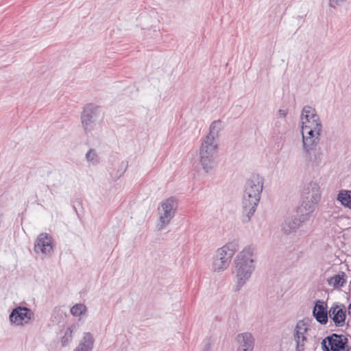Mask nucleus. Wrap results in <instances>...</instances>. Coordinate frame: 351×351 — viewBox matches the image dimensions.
<instances>
[{
  "mask_svg": "<svg viewBox=\"0 0 351 351\" xmlns=\"http://www.w3.org/2000/svg\"><path fill=\"white\" fill-rule=\"evenodd\" d=\"M256 250L247 246L239 252L233 261L232 274L235 276V290L239 291L251 278L256 269Z\"/></svg>",
  "mask_w": 351,
  "mask_h": 351,
  "instance_id": "f257e3e1",
  "label": "nucleus"
},
{
  "mask_svg": "<svg viewBox=\"0 0 351 351\" xmlns=\"http://www.w3.org/2000/svg\"><path fill=\"white\" fill-rule=\"evenodd\" d=\"M264 178L258 174H252L246 181L242 199V208L245 216L243 221L247 222L255 213L263 189Z\"/></svg>",
  "mask_w": 351,
  "mask_h": 351,
  "instance_id": "f03ea898",
  "label": "nucleus"
},
{
  "mask_svg": "<svg viewBox=\"0 0 351 351\" xmlns=\"http://www.w3.org/2000/svg\"><path fill=\"white\" fill-rule=\"evenodd\" d=\"M219 142L203 138L199 149V162L205 173H211L217 166Z\"/></svg>",
  "mask_w": 351,
  "mask_h": 351,
  "instance_id": "7ed1b4c3",
  "label": "nucleus"
},
{
  "mask_svg": "<svg viewBox=\"0 0 351 351\" xmlns=\"http://www.w3.org/2000/svg\"><path fill=\"white\" fill-rule=\"evenodd\" d=\"M239 250V244L232 241L217 248L212 257L211 268L215 273H221L230 266L232 259Z\"/></svg>",
  "mask_w": 351,
  "mask_h": 351,
  "instance_id": "20e7f679",
  "label": "nucleus"
},
{
  "mask_svg": "<svg viewBox=\"0 0 351 351\" xmlns=\"http://www.w3.org/2000/svg\"><path fill=\"white\" fill-rule=\"evenodd\" d=\"M322 132L321 130H306L301 129L302 149L304 157L306 160L315 165H318L322 162V153L317 152L312 156V151L318 145Z\"/></svg>",
  "mask_w": 351,
  "mask_h": 351,
  "instance_id": "39448f33",
  "label": "nucleus"
},
{
  "mask_svg": "<svg viewBox=\"0 0 351 351\" xmlns=\"http://www.w3.org/2000/svg\"><path fill=\"white\" fill-rule=\"evenodd\" d=\"M102 116L99 108L94 104H87L81 115L82 127L87 134L97 135L101 131Z\"/></svg>",
  "mask_w": 351,
  "mask_h": 351,
  "instance_id": "423d86ee",
  "label": "nucleus"
},
{
  "mask_svg": "<svg viewBox=\"0 0 351 351\" xmlns=\"http://www.w3.org/2000/svg\"><path fill=\"white\" fill-rule=\"evenodd\" d=\"M322 197L319 184L316 181L306 182L302 191V207L306 212V216L311 215L317 208Z\"/></svg>",
  "mask_w": 351,
  "mask_h": 351,
  "instance_id": "0eeeda50",
  "label": "nucleus"
},
{
  "mask_svg": "<svg viewBox=\"0 0 351 351\" xmlns=\"http://www.w3.org/2000/svg\"><path fill=\"white\" fill-rule=\"evenodd\" d=\"M178 207L175 197H169L162 200L158 208V221L156 228L158 231L165 229L174 217Z\"/></svg>",
  "mask_w": 351,
  "mask_h": 351,
  "instance_id": "6e6552de",
  "label": "nucleus"
},
{
  "mask_svg": "<svg viewBox=\"0 0 351 351\" xmlns=\"http://www.w3.org/2000/svg\"><path fill=\"white\" fill-rule=\"evenodd\" d=\"M301 129L311 131H323V124L320 117L315 108L310 106H305L301 112Z\"/></svg>",
  "mask_w": 351,
  "mask_h": 351,
  "instance_id": "1a4fd4ad",
  "label": "nucleus"
},
{
  "mask_svg": "<svg viewBox=\"0 0 351 351\" xmlns=\"http://www.w3.org/2000/svg\"><path fill=\"white\" fill-rule=\"evenodd\" d=\"M308 323L304 319L297 322L293 330V339L295 343V351H304L308 341Z\"/></svg>",
  "mask_w": 351,
  "mask_h": 351,
  "instance_id": "9d476101",
  "label": "nucleus"
},
{
  "mask_svg": "<svg viewBox=\"0 0 351 351\" xmlns=\"http://www.w3.org/2000/svg\"><path fill=\"white\" fill-rule=\"evenodd\" d=\"M34 319L33 311L27 307L16 306L9 315L10 322L16 326H24L29 324Z\"/></svg>",
  "mask_w": 351,
  "mask_h": 351,
  "instance_id": "9b49d317",
  "label": "nucleus"
},
{
  "mask_svg": "<svg viewBox=\"0 0 351 351\" xmlns=\"http://www.w3.org/2000/svg\"><path fill=\"white\" fill-rule=\"evenodd\" d=\"M53 243L51 237L47 233L40 234L34 242V252L42 258L51 256Z\"/></svg>",
  "mask_w": 351,
  "mask_h": 351,
  "instance_id": "f8f14e48",
  "label": "nucleus"
},
{
  "mask_svg": "<svg viewBox=\"0 0 351 351\" xmlns=\"http://www.w3.org/2000/svg\"><path fill=\"white\" fill-rule=\"evenodd\" d=\"M348 339L343 335L332 334L322 342L323 351H343L346 349Z\"/></svg>",
  "mask_w": 351,
  "mask_h": 351,
  "instance_id": "ddd939ff",
  "label": "nucleus"
},
{
  "mask_svg": "<svg viewBox=\"0 0 351 351\" xmlns=\"http://www.w3.org/2000/svg\"><path fill=\"white\" fill-rule=\"evenodd\" d=\"M328 315L336 326L341 327L344 326L346 311L343 304H333L328 311Z\"/></svg>",
  "mask_w": 351,
  "mask_h": 351,
  "instance_id": "4468645a",
  "label": "nucleus"
},
{
  "mask_svg": "<svg viewBox=\"0 0 351 351\" xmlns=\"http://www.w3.org/2000/svg\"><path fill=\"white\" fill-rule=\"evenodd\" d=\"M309 216L303 215L302 220L294 217L286 218L281 224V230L285 234L295 233L300 227L302 222L307 219Z\"/></svg>",
  "mask_w": 351,
  "mask_h": 351,
  "instance_id": "2eb2a0df",
  "label": "nucleus"
},
{
  "mask_svg": "<svg viewBox=\"0 0 351 351\" xmlns=\"http://www.w3.org/2000/svg\"><path fill=\"white\" fill-rule=\"evenodd\" d=\"M235 341L238 346L254 351L255 338L251 332H245L238 334L236 336Z\"/></svg>",
  "mask_w": 351,
  "mask_h": 351,
  "instance_id": "dca6fc26",
  "label": "nucleus"
},
{
  "mask_svg": "<svg viewBox=\"0 0 351 351\" xmlns=\"http://www.w3.org/2000/svg\"><path fill=\"white\" fill-rule=\"evenodd\" d=\"M326 308L327 306L325 302L318 300L316 302L313 311V316L322 324H326L328 320V312H327Z\"/></svg>",
  "mask_w": 351,
  "mask_h": 351,
  "instance_id": "f3484780",
  "label": "nucleus"
},
{
  "mask_svg": "<svg viewBox=\"0 0 351 351\" xmlns=\"http://www.w3.org/2000/svg\"><path fill=\"white\" fill-rule=\"evenodd\" d=\"M95 340L90 332H84L83 337L80 340L78 346L73 351H92L93 349Z\"/></svg>",
  "mask_w": 351,
  "mask_h": 351,
  "instance_id": "a211bd4d",
  "label": "nucleus"
},
{
  "mask_svg": "<svg viewBox=\"0 0 351 351\" xmlns=\"http://www.w3.org/2000/svg\"><path fill=\"white\" fill-rule=\"evenodd\" d=\"M223 128V123L221 120L214 121L209 127L208 133L204 138L219 142V134Z\"/></svg>",
  "mask_w": 351,
  "mask_h": 351,
  "instance_id": "6ab92c4d",
  "label": "nucleus"
},
{
  "mask_svg": "<svg viewBox=\"0 0 351 351\" xmlns=\"http://www.w3.org/2000/svg\"><path fill=\"white\" fill-rule=\"evenodd\" d=\"M345 273L341 272V274L334 275L333 276L329 278L327 281L328 285L333 288H338L343 287L346 283L345 278Z\"/></svg>",
  "mask_w": 351,
  "mask_h": 351,
  "instance_id": "aec40b11",
  "label": "nucleus"
},
{
  "mask_svg": "<svg viewBox=\"0 0 351 351\" xmlns=\"http://www.w3.org/2000/svg\"><path fill=\"white\" fill-rule=\"evenodd\" d=\"M337 199L343 206L351 209V191H341L337 195Z\"/></svg>",
  "mask_w": 351,
  "mask_h": 351,
  "instance_id": "412c9836",
  "label": "nucleus"
},
{
  "mask_svg": "<svg viewBox=\"0 0 351 351\" xmlns=\"http://www.w3.org/2000/svg\"><path fill=\"white\" fill-rule=\"evenodd\" d=\"M86 162L89 165L95 166L100 162V157L95 149H90L85 155Z\"/></svg>",
  "mask_w": 351,
  "mask_h": 351,
  "instance_id": "4be33fe9",
  "label": "nucleus"
},
{
  "mask_svg": "<svg viewBox=\"0 0 351 351\" xmlns=\"http://www.w3.org/2000/svg\"><path fill=\"white\" fill-rule=\"evenodd\" d=\"M87 311L86 306L83 304H77L74 305L70 310L72 315L79 317L84 314Z\"/></svg>",
  "mask_w": 351,
  "mask_h": 351,
  "instance_id": "5701e85b",
  "label": "nucleus"
},
{
  "mask_svg": "<svg viewBox=\"0 0 351 351\" xmlns=\"http://www.w3.org/2000/svg\"><path fill=\"white\" fill-rule=\"evenodd\" d=\"M73 339V330L71 328H68L64 332V336L61 339L62 346L65 347L68 346Z\"/></svg>",
  "mask_w": 351,
  "mask_h": 351,
  "instance_id": "b1692460",
  "label": "nucleus"
},
{
  "mask_svg": "<svg viewBox=\"0 0 351 351\" xmlns=\"http://www.w3.org/2000/svg\"><path fill=\"white\" fill-rule=\"evenodd\" d=\"M345 0H329V4L330 7L335 8L337 5H340L344 2Z\"/></svg>",
  "mask_w": 351,
  "mask_h": 351,
  "instance_id": "393cba45",
  "label": "nucleus"
},
{
  "mask_svg": "<svg viewBox=\"0 0 351 351\" xmlns=\"http://www.w3.org/2000/svg\"><path fill=\"white\" fill-rule=\"evenodd\" d=\"M278 114L280 117L285 118L287 114V110H283V109H280L278 111Z\"/></svg>",
  "mask_w": 351,
  "mask_h": 351,
  "instance_id": "a878e982",
  "label": "nucleus"
},
{
  "mask_svg": "<svg viewBox=\"0 0 351 351\" xmlns=\"http://www.w3.org/2000/svg\"><path fill=\"white\" fill-rule=\"evenodd\" d=\"M202 351H210V347L209 346L206 345L204 349L202 350Z\"/></svg>",
  "mask_w": 351,
  "mask_h": 351,
  "instance_id": "bb28decb",
  "label": "nucleus"
},
{
  "mask_svg": "<svg viewBox=\"0 0 351 351\" xmlns=\"http://www.w3.org/2000/svg\"><path fill=\"white\" fill-rule=\"evenodd\" d=\"M348 314L351 315V303L348 306Z\"/></svg>",
  "mask_w": 351,
  "mask_h": 351,
  "instance_id": "cd10ccee",
  "label": "nucleus"
},
{
  "mask_svg": "<svg viewBox=\"0 0 351 351\" xmlns=\"http://www.w3.org/2000/svg\"><path fill=\"white\" fill-rule=\"evenodd\" d=\"M350 348H347L346 351H350Z\"/></svg>",
  "mask_w": 351,
  "mask_h": 351,
  "instance_id": "c85d7f7f",
  "label": "nucleus"
}]
</instances>
